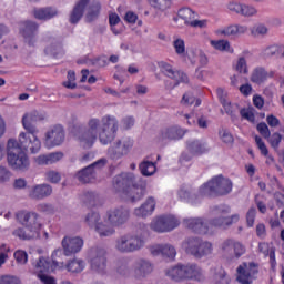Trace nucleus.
<instances>
[{
  "label": "nucleus",
  "instance_id": "1",
  "mask_svg": "<svg viewBox=\"0 0 284 284\" xmlns=\"http://www.w3.org/2000/svg\"><path fill=\"white\" fill-rule=\"evenodd\" d=\"M119 130V121L113 115H104L101 121L99 119H91L88 122V129L84 132H79L75 135L82 148H92L97 138L99 136L102 145H108L114 141Z\"/></svg>",
  "mask_w": 284,
  "mask_h": 284
},
{
  "label": "nucleus",
  "instance_id": "2",
  "mask_svg": "<svg viewBox=\"0 0 284 284\" xmlns=\"http://www.w3.org/2000/svg\"><path fill=\"white\" fill-rule=\"evenodd\" d=\"M130 219V211L126 209H111L101 220V215L97 212H90L85 216V222L90 227H93L99 236H112L116 225H123Z\"/></svg>",
  "mask_w": 284,
  "mask_h": 284
},
{
  "label": "nucleus",
  "instance_id": "3",
  "mask_svg": "<svg viewBox=\"0 0 284 284\" xmlns=\"http://www.w3.org/2000/svg\"><path fill=\"white\" fill-rule=\"evenodd\" d=\"M18 223H21L23 227H18L12 231V236L20 241H34L41 236V230H43V222L39 214L28 211H19L16 213Z\"/></svg>",
  "mask_w": 284,
  "mask_h": 284
},
{
  "label": "nucleus",
  "instance_id": "4",
  "mask_svg": "<svg viewBox=\"0 0 284 284\" xmlns=\"http://www.w3.org/2000/svg\"><path fill=\"white\" fill-rule=\"evenodd\" d=\"M113 187L115 191L126 196V199H129V201H132L133 203L135 201H141V199H143V195L145 194V185L134 184L133 173H122L115 176L113 180Z\"/></svg>",
  "mask_w": 284,
  "mask_h": 284
},
{
  "label": "nucleus",
  "instance_id": "5",
  "mask_svg": "<svg viewBox=\"0 0 284 284\" xmlns=\"http://www.w3.org/2000/svg\"><path fill=\"white\" fill-rule=\"evenodd\" d=\"M7 163L16 172L30 170V156L19 149V142L16 139H9L7 142Z\"/></svg>",
  "mask_w": 284,
  "mask_h": 284
},
{
  "label": "nucleus",
  "instance_id": "6",
  "mask_svg": "<svg viewBox=\"0 0 284 284\" xmlns=\"http://www.w3.org/2000/svg\"><path fill=\"white\" fill-rule=\"evenodd\" d=\"M101 12V3L97 0H79L70 14V23H79L85 14L87 20L94 21Z\"/></svg>",
  "mask_w": 284,
  "mask_h": 284
},
{
  "label": "nucleus",
  "instance_id": "7",
  "mask_svg": "<svg viewBox=\"0 0 284 284\" xmlns=\"http://www.w3.org/2000/svg\"><path fill=\"white\" fill-rule=\"evenodd\" d=\"M232 180L223 175H216L204 183L200 190V196H212L214 194H230L232 192Z\"/></svg>",
  "mask_w": 284,
  "mask_h": 284
},
{
  "label": "nucleus",
  "instance_id": "8",
  "mask_svg": "<svg viewBox=\"0 0 284 284\" xmlns=\"http://www.w3.org/2000/svg\"><path fill=\"white\" fill-rule=\"evenodd\" d=\"M182 250L191 254L194 258H207L214 252L212 242L203 241L199 237H189L182 243Z\"/></svg>",
  "mask_w": 284,
  "mask_h": 284
},
{
  "label": "nucleus",
  "instance_id": "9",
  "mask_svg": "<svg viewBox=\"0 0 284 284\" xmlns=\"http://www.w3.org/2000/svg\"><path fill=\"white\" fill-rule=\"evenodd\" d=\"M145 245V241L134 234L122 235L115 241V250L122 254H130L132 252H139Z\"/></svg>",
  "mask_w": 284,
  "mask_h": 284
},
{
  "label": "nucleus",
  "instance_id": "10",
  "mask_svg": "<svg viewBox=\"0 0 284 284\" xmlns=\"http://www.w3.org/2000/svg\"><path fill=\"white\" fill-rule=\"evenodd\" d=\"M18 149L26 154H39L41 152V140L34 131L21 132L18 136Z\"/></svg>",
  "mask_w": 284,
  "mask_h": 284
},
{
  "label": "nucleus",
  "instance_id": "11",
  "mask_svg": "<svg viewBox=\"0 0 284 284\" xmlns=\"http://www.w3.org/2000/svg\"><path fill=\"white\" fill-rule=\"evenodd\" d=\"M63 251L61 248L55 250L52 253V263L47 257H39L32 263L34 274L39 277V274H45L48 272H54L55 270H62L63 263H59L57 257L61 256Z\"/></svg>",
  "mask_w": 284,
  "mask_h": 284
},
{
  "label": "nucleus",
  "instance_id": "12",
  "mask_svg": "<svg viewBox=\"0 0 284 284\" xmlns=\"http://www.w3.org/2000/svg\"><path fill=\"white\" fill-rule=\"evenodd\" d=\"M210 151V146L203 140H190L186 142V150L182 153L180 161H192L194 156H201Z\"/></svg>",
  "mask_w": 284,
  "mask_h": 284
},
{
  "label": "nucleus",
  "instance_id": "13",
  "mask_svg": "<svg viewBox=\"0 0 284 284\" xmlns=\"http://www.w3.org/2000/svg\"><path fill=\"white\" fill-rule=\"evenodd\" d=\"M63 141H65V130L60 124L52 126L44 134V145L49 150L62 145Z\"/></svg>",
  "mask_w": 284,
  "mask_h": 284
},
{
  "label": "nucleus",
  "instance_id": "14",
  "mask_svg": "<svg viewBox=\"0 0 284 284\" xmlns=\"http://www.w3.org/2000/svg\"><path fill=\"white\" fill-rule=\"evenodd\" d=\"M108 163V160L101 159L93 164L87 166L82 171L77 173V179L80 181V183H92L97 179V172L101 170V168H104Z\"/></svg>",
  "mask_w": 284,
  "mask_h": 284
},
{
  "label": "nucleus",
  "instance_id": "15",
  "mask_svg": "<svg viewBox=\"0 0 284 284\" xmlns=\"http://www.w3.org/2000/svg\"><path fill=\"white\" fill-rule=\"evenodd\" d=\"M158 68L161 70L162 74H165V77H169V79H172L174 85L173 88H176L179 83H187V74L181 71L174 70V68L171 67L170 63L165 61H161L158 63Z\"/></svg>",
  "mask_w": 284,
  "mask_h": 284
},
{
  "label": "nucleus",
  "instance_id": "16",
  "mask_svg": "<svg viewBox=\"0 0 284 284\" xmlns=\"http://www.w3.org/2000/svg\"><path fill=\"white\" fill-rule=\"evenodd\" d=\"M91 270L95 274H106L108 272V260L105 258L104 250H93L91 251Z\"/></svg>",
  "mask_w": 284,
  "mask_h": 284
},
{
  "label": "nucleus",
  "instance_id": "17",
  "mask_svg": "<svg viewBox=\"0 0 284 284\" xmlns=\"http://www.w3.org/2000/svg\"><path fill=\"white\" fill-rule=\"evenodd\" d=\"M258 274V266L254 263H244L237 267V281L241 284H252Z\"/></svg>",
  "mask_w": 284,
  "mask_h": 284
},
{
  "label": "nucleus",
  "instance_id": "18",
  "mask_svg": "<svg viewBox=\"0 0 284 284\" xmlns=\"http://www.w3.org/2000/svg\"><path fill=\"white\" fill-rule=\"evenodd\" d=\"M65 256H72V254H79L83 250V239L80 236L67 235L61 242Z\"/></svg>",
  "mask_w": 284,
  "mask_h": 284
},
{
  "label": "nucleus",
  "instance_id": "19",
  "mask_svg": "<svg viewBox=\"0 0 284 284\" xmlns=\"http://www.w3.org/2000/svg\"><path fill=\"white\" fill-rule=\"evenodd\" d=\"M132 145H134V142L130 138H123L115 142L110 149H109V156L113 160L121 159V156H125L130 150H132Z\"/></svg>",
  "mask_w": 284,
  "mask_h": 284
},
{
  "label": "nucleus",
  "instance_id": "20",
  "mask_svg": "<svg viewBox=\"0 0 284 284\" xmlns=\"http://www.w3.org/2000/svg\"><path fill=\"white\" fill-rule=\"evenodd\" d=\"M184 281H195V283H203L205 281V272L196 263L183 264Z\"/></svg>",
  "mask_w": 284,
  "mask_h": 284
},
{
  "label": "nucleus",
  "instance_id": "21",
  "mask_svg": "<svg viewBox=\"0 0 284 284\" xmlns=\"http://www.w3.org/2000/svg\"><path fill=\"white\" fill-rule=\"evenodd\" d=\"M149 252L152 256H161L169 261L176 258V247L172 244H152L149 246Z\"/></svg>",
  "mask_w": 284,
  "mask_h": 284
},
{
  "label": "nucleus",
  "instance_id": "22",
  "mask_svg": "<svg viewBox=\"0 0 284 284\" xmlns=\"http://www.w3.org/2000/svg\"><path fill=\"white\" fill-rule=\"evenodd\" d=\"M223 254H233L235 258H241L245 254V245L236 240H226L221 244Z\"/></svg>",
  "mask_w": 284,
  "mask_h": 284
},
{
  "label": "nucleus",
  "instance_id": "23",
  "mask_svg": "<svg viewBox=\"0 0 284 284\" xmlns=\"http://www.w3.org/2000/svg\"><path fill=\"white\" fill-rule=\"evenodd\" d=\"M184 225L195 234H210V226L202 217H189L184 220Z\"/></svg>",
  "mask_w": 284,
  "mask_h": 284
},
{
  "label": "nucleus",
  "instance_id": "24",
  "mask_svg": "<svg viewBox=\"0 0 284 284\" xmlns=\"http://www.w3.org/2000/svg\"><path fill=\"white\" fill-rule=\"evenodd\" d=\"M184 225L195 234H210V226L202 217H189L184 220Z\"/></svg>",
  "mask_w": 284,
  "mask_h": 284
},
{
  "label": "nucleus",
  "instance_id": "25",
  "mask_svg": "<svg viewBox=\"0 0 284 284\" xmlns=\"http://www.w3.org/2000/svg\"><path fill=\"white\" fill-rule=\"evenodd\" d=\"M154 210H156V200L148 197L139 207L134 209L133 214L139 219H148L154 214Z\"/></svg>",
  "mask_w": 284,
  "mask_h": 284
},
{
  "label": "nucleus",
  "instance_id": "26",
  "mask_svg": "<svg viewBox=\"0 0 284 284\" xmlns=\"http://www.w3.org/2000/svg\"><path fill=\"white\" fill-rule=\"evenodd\" d=\"M247 32V26L245 24H230L216 30L219 37H241Z\"/></svg>",
  "mask_w": 284,
  "mask_h": 284
},
{
  "label": "nucleus",
  "instance_id": "27",
  "mask_svg": "<svg viewBox=\"0 0 284 284\" xmlns=\"http://www.w3.org/2000/svg\"><path fill=\"white\" fill-rule=\"evenodd\" d=\"M45 119V113L39 111H31L26 113L22 116V125L27 132H34V126L32 123H37V121H43Z\"/></svg>",
  "mask_w": 284,
  "mask_h": 284
},
{
  "label": "nucleus",
  "instance_id": "28",
  "mask_svg": "<svg viewBox=\"0 0 284 284\" xmlns=\"http://www.w3.org/2000/svg\"><path fill=\"white\" fill-rule=\"evenodd\" d=\"M38 28L37 22L33 21H26L21 24L20 32L29 45L34 43Z\"/></svg>",
  "mask_w": 284,
  "mask_h": 284
},
{
  "label": "nucleus",
  "instance_id": "29",
  "mask_svg": "<svg viewBox=\"0 0 284 284\" xmlns=\"http://www.w3.org/2000/svg\"><path fill=\"white\" fill-rule=\"evenodd\" d=\"M32 14L38 21H50L54 17H59V10L54 7H44L33 9Z\"/></svg>",
  "mask_w": 284,
  "mask_h": 284
},
{
  "label": "nucleus",
  "instance_id": "30",
  "mask_svg": "<svg viewBox=\"0 0 284 284\" xmlns=\"http://www.w3.org/2000/svg\"><path fill=\"white\" fill-rule=\"evenodd\" d=\"M133 270L136 276L145 278V276H150V274L154 272V264L148 260L141 258L134 263Z\"/></svg>",
  "mask_w": 284,
  "mask_h": 284
},
{
  "label": "nucleus",
  "instance_id": "31",
  "mask_svg": "<svg viewBox=\"0 0 284 284\" xmlns=\"http://www.w3.org/2000/svg\"><path fill=\"white\" fill-rule=\"evenodd\" d=\"M44 45L45 54H52L53 57H57V54H63V45L52 36L44 37Z\"/></svg>",
  "mask_w": 284,
  "mask_h": 284
},
{
  "label": "nucleus",
  "instance_id": "32",
  "mask_svg": "<svg viewBox=\"0 0 284 284\" xmlns=\"http://www.w3.org/2000/svg\"><path fill=\"white\" fill-rule=\"evenodd\" d=\"M183 136H185V130L181 129V126H170L161 132L162 141H179Z\"/></svg>",
  "mask_w": 284,
  "mask_h": 284
},
{
  "label": "nucleus",
  "instance_id": "33",
  "mask_svg": "<svg viewBox=\"0 0 284 284\" xmlns=\"http://www.w3.org/2000/svg\"><path fill=\"white\" fill-rule=\"evenodd\" d=\"M240 220H241V215L239 214H233L227 217L220 216L212 220L211 225L213 227H222L223 230H225L230 227V225H234V223H239Z\"/></svg>",
  "mask_w": 284,
  "mask_h": 284
},
{
  "label": "nucleus",
  "instance_id": "34",
  "mask_svg": "<svg viewBox=\"0 0 284 284\" xmlns=\"http://www.w3.org/2000/svg\"><path fill=\"white\" fill-rule=\"evenodd\" d=\"M52 194V186L49 184H38L29 191L30 199H45Z\"/></svg>",
  "mask_w": 284,
  "mask_h": 284
},
{
  "label": "nucleus",
  "instance_id": "35",
  "mask_svg": "<svg viewBox=\"0 0 284 284\" xmlns=\"http://www.w3.org/2000/svg\"><path fill=\"white\" fill-rule=\"evenodd\" d=\"M250 51H243L242 55H239L235 62L233 63V70L237 72V74H250V67L247 65V57Z\"/></svg>",
  "mask_w": 284,
  "mask_h": 284
},
{
  "label": "nucleus",
  "instance_id": "36",
  "mask_svg": "<svg viewBox=\"0 0 284 284\" xmlns=\"http://www.w3.org/2000/svg\"><path fill=\"white\" fill-rule=\"evenodd\" d=\"M165 276H168V278H171V281H175L176 283H181V281H184L183 263H178L166 268Z\"/></svg>",
  "mask_w": 284,
  "mask_h": 284
},
{
  "label": "nucleus",
  "instance_id": "37",
  "mask_svg": "<svg viewBox=\"0 0 284 284\" xmlns=\"http://www.w3.org/2000/svg\"><path fill=\"white\" fill-rule=\"evenodd\" d=\"M270 77H274L273 71L267 72L264 68H255L251 74L252 83H265Z\"/></svg>",
  "mask_w": 284,
  "mask_h": 284
},
{
  "label": "nucleus",
  "instance_id": "38",
  "mask_svg": "<svg viewBox=\"0 0 284 284\" xmlns=\"http://www.w3.org/2000/svg\"><path fill=\"white\" fill-rule=\"evenodd\" d=\"M210 44L214 50L219 52H227L229 54H234V47L227 40H211Z\"/></svg>",
  "mask_w": 284,
  "mask_h": 284
},
{
  "label": "nucleus",
  "instance_id": "39",
  "mask_svg": "<svg viewBox=\"0 0 284 284\" xmlns=\"http://www.w3.org/2000/svg\"><path fill=\"white\" fill-rule=\"evenodd\" d=\"M67 270L71 274H81L85 270V261L81 258H73L67 263Z\"/></svg>",
  "mask_w": 284,
  "mask_h": 284
},
{
  "label": "nucleus",
  "instance_id": "40",
  "mask_svg": "<svg viewBox=\"0 0 284 284\" xmlns=\"http://www.w3.org/2000/svg\"><path fill=\"white\" fill-rule=\"evenodd\" d=\"M211 276L215 284H230V278L225 276V270L221 266L211 268Z\"/></svg>",
  "mask_w": 284,
  "mask_h": 284
},
{
  "label": "nucleus",
  "instance_id": "41",
  "mask_svg": "<svg viewBox=\"0 0 284 284\" xmlns=\"http://www.w3.org/2000/svg\"><path fill=\"white\" fill-rule=\"evenodd\" d=\"M224 91L223 89H217V97L220 98V101L226 112V114H234V112H236V110H239V105L237 104H232V102H230V100L225 99L223 97Z\"/></svg>",
  "mask_w": 284,
  "mask_h": 284
},
{
  "label": "nucleus",
  "instance_id": "42",
  "mask_svg": "<svg viewBox=\"0 0 284 284\" xmlns=\"http://www.w3.org/2000/svg\"><path fill=\"white\" fill-rule=\"evenodd\" d=\"M178 17L180 19H183L186 26H190L192 23V20L196 19V13L190 8H182L179 10Z\"/></svg>",
  "mask_w": 284,
  "mask_h": 284
},
{
  "label": "nucleus",
  "instance_id": "43",
  "mask_svg": "<svg viewBox=\"0 0 284 284\" xmlns=\"http://www.w3.org/2000/svg\"><path fill=\"white\" fill-rule=\"evenodd\" d=\"M165 220L163 217V215L154 217L150 224L151 230H153V232H168L166 229L168 226H165Z\"/></svg>",
  "mask_w": 284,
  "mask_h": 284
},
{
  "label": "nucleus",
  "instance_id": "44",
  "mask_svg": "<svg viewBox=\"0 0 284 284\" xmlns=\"http://www.w3.org/2000/svg\"><path fill=\"white\" fill-rule=\"evenodd\" d=\"M130 260L121 258L116 262V274L119 276H130Z\"/></svg>",
  "mask_w": 284,
  "mask_h": 284
},
{
  "label": "nucleus",
  "instance_id": "45",
  "mask_svg": "<svg viewBox=\"0 0 284 284\" xmlns=\"http://www.w3.org/2000/svg\"><path fill=\"white\" fill-rule=\"evenodd\" d=\"M164 225L166 227V232H172V230L179 227L181 225V221L174 215H163Z\"/></svg>",
  "mask_w": 284,
  "mask_h": 284
},
{
  "label": "nucleus",
  "instance_id": "46",
  "mask_svg": "<svg viewBox=\"0 0 284 284\" xmlns=\"http://www.w3.org/2000/svg\"><path fill=\"white\" fill-rule=\"evenodd\" d=\"M143 176H152L156 172V165L153 162L144 161L140 164Z\"/></svg>",
  "mask_w": 284,
  "mask_h": 284
},
{
  "label": "nucleus",
  "instance_id": "47",
  "mask_svg": "<svg viewBox=\"0 0 284 284\" xmlns=\"http://www.w3.org/2000/svg\"><path fill=\"white\" fill-rule=\"evenodd\" d=\"M240 17H246L248 19L252 17H258V9L252 4L242 3V12Z\"/></svg>",
  "mask_w": 284,
  "mask_h": 284
},
{
  "label": "nucleus",
  "instance_id": "48",
  "mask_svg": "<svg viewBox=\"0 0 284 284\" xmlns=\"http://www.w3.org/2000/svg\"><path fill=\"white\" fill-rule=\"evenodd\" d=\"M181 103L182 105H194L195 103V108H199V105H201V100L194 98V94L191 92H187L183 95Z\"/></svg>",
  "mask_w": 284,
  "mask_h": 284
},
{
  "label": "nucleus",
  "instance_id": "49",
  "mask_svg": "<svg viewBox=\"0 0 284 284\" xmlns=\"http://www.w3.org/2000/svg\"><path fill=\"white\" fill-rule=\"evenodd\" d=\"M267 32H268L267 26L263 23H257L251 28L252 37H265Z\"/></svg>",
  "mask_w": 284,
  "mask_h": 284
},
{
  "label": "nucleus",
  "instance_id": "50",
  "mask_svg": "<svg viewBox=\"0 0 284 284\" xmlns=\"http://www.w3.org/2000/svg\"><path fill=\"white\" fill-rule=\"evenodd\" d=\"M173 47L179 57L185 55V40L181 38H174Z\"/></svg>",
  "mask_w": 284,
  "mask_h": 284
},
{
  "label": "nucleus",
  "instance_id": "51",
  "mask_svg": "<svg viewBox=\"0 0 284 284\" xmlns=\"http://www.w3.org/2000/svg\"><path fill=\"white\" fill-rule=\"evenodd\" d=\"M67 79V81L62 82V85L68 88V90H74V88H77V74L74 71H69Z\"/></svg>",
  "mask_w": 284,
  "mask_h": 284
},
{
  "label": "nucleus",
  "instance_id": "52",
  "mask_svg": "<svg viewBox=\"0 0 284 284\" xmlns=\"http://www.w3.org/2000/svg\"><path fill=\"white\" fill-rule=\"evenodd\" d=\"M150 6L158 10H168L172 6V0H148Z\"/></svg>",
  "mask_w": 284,
  "mask_h": 284
},
{
  "label": "nucleus",
  "instance_id": "53",
  "mask_svg": "<svg viewBox=\"0 0 284 284\" xmlns=\"http://www.w3.org/2000/svg\"><path fill=\"white\" fill-rule=\"evenodd\" d=\"M109 23L111 26V30L114 34H120L121 30L116 28L119 23H121V18L116 13H111L109 16Z\"/></svg>",
  "mask_w": 284,
  "mask_h": 284
},
{
  "label": "nucleus",
  "instance_id": "54",
  "mask_svg": "<svg viewBox=\"0 0 284 284\" xmlns=\"http://www.w3.org/2000/svg\"><path fill=\"white\" fill-rule=\"evenodd\" d=\"M10 246L7 244L0 245V267H3L6 263L8 262V258H10Z\"/></svg>",
  "mask_w": 284,
  "mask_h": 284
},
{
  "label": "nucleus",
  "instance_id": "55",
  "mask_svg": "<svg viewBox=\"0 0 284 284\" xmlns=\"http://www.w3.org/2000/svg\"><path fill=\"white\" fill-rule=\"evenodd\" d=\"M192 55L197 58V61L202 68H205V65H207V55L205 54V52H203V50L195 49L194 51H192Z\"/></svg>",
  "mask_w": 284,
  "mask_h": 284
},
{
  "label": "nucleus",
  "instance_id": "56",
  "mask_svg": "<svg viewBox=\"0 0 284 284\" xmlns=\"http://www.w3.org/2000/svg\"><path fill=\"white\" fill-rule=\"evenodd\" d=\"M283 52V47L278 44H272L264 49V57H276V54H281Z\"/></svg>",
  "mask_w": 284,
  "mask_h": 284
},
{
  "label": "nucleus",
  "instance_id": "57",
  "mask_svg": "<svg viewBox=\"0 0 284 284\" xmlns=\"http://www.w3.org/2000/svg\"><path fill=\"white\" fill-rule=\"evenodd\" d=\"M226 8L229 12L241 16V12L243 10V2L231 1L226 4Z\"/></svg>",
  "mask_w": 284,
  "mask_h": 284
},
{
  "label": "nucleus",
  "instance_id": "58",
  "mask_svg": "<svg viewBox=\"0 0 284 284\" xmlns=\"http://www.w3.org/2000/svg\"><path fill=\"white\" fill-rule=\"evenodd\" d=\"M219 136L223 143H227L229 145L234 143V136L232 133H230V131H227V129H221L219 131Z\"/></svg>",
  "mask_w": 284,
  "mask_h": 284
},
{
  "label": "nucleus",
  "instance_id": "59",
  "mask_svg": "<svg viewBox=\"0 0 284 284\" xmlns=\"http://www.w3.org/2000/svg\"><path fill=\"white\" fill-rule=\"evenodd\" d=\"M254 139H255V144L257 146V150H260L262 156H267V153L270 152V150L267 149L265 141H263V139L258 135H255Z\"/></svg>",
  "mask_w": 284,
  "mask_h": 284
},
{
  "label": "nucleus",
  "instance_id": "60",
  "mask_svg": "<svg viewBox=\"0 0 284 284\" xmlns=\"http://www.w3.org/2000/svg\"><path fill=\"white\" fill-rule=\"evenodd\" d=\"M0 284H23L21 278L14 275H2L0 276Z\"/></svg>",
  "mask_w": 284,
  "mask_h": 284
},
{
  "label": "nucleus",
  "instance_id": "61",
  "mask_svg": "<svg viewBox=\"0 0 284 284\" xmlns=\"http://www.w3.org/2000/svg\"><path fill=\"white\" fill-rule=\"evenodd\" d=\"M13 256L19 265H26L28 263V253L23 250L16 251Z\"/></svg>",
  "mask_w": 284,
  "mask_h": 284
},
{
  "label": "nucleus",
  "instance_id": "62",
  "mask_svg": "<svg viewBox=\"0 0 284 284\" xmlns=\"http://www.w3.org/2000/svg\"><path fill=\"white\" fill-rule=\"evenodd\" d=\"M240 114H241L242 119L250 121V123H254V121H255L254 109H251V108L241 109Z\"/></svg>",
  "mask_w": 284,
  "mask_h": 284
},
{
  "label": "nucleus",
  "instance_id": "63",
  "mask_svg": "<svg viewBox=\"0 0 284 284\" xmlns=\"http://www.w3.org/2000/svg\"><path fill=\"white\" fill-rule=\"evenodd\" d=\"M256 219V207L252 206L246 213V225L247 227H254V221Z\"/></svg>",
  "mask_w": 284,
  "mask_h": 284
},
{
  "label": "nucleus",
  "instance_id": "64",
  "mask_svg": "<svg viewBox=\"0 0 284 284\" xmlns=\"http://www.w3.org/2000/svg\"><path fill=\"white\" fill-rule=\"evenodd\" d=\"M42 284H57V278H54L52 275L48 274H39L38 277Z\"/></svg>",
  "mask_w": 284,
  "mask_h": 284
}]
</instances>
